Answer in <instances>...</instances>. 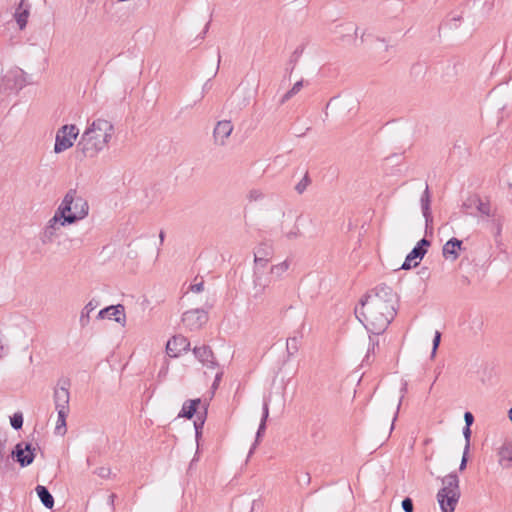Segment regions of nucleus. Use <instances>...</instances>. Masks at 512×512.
Returning a JSON list of instances; mask_svg holds the SVG:
<instances>
[{"mask_svg":"<svg viewBox=\"0 0 512 512\" xmlns=\"http://www.w3.org/2000/svg\"><path fill=\"white\" fill-rule=\"evenodd\" d=\"M395 294L386 284L377 285L361 300L360 307L355 308L357 319L368 331L380 334L393 320Z\"/></svg>","mask_w":512,"mask_h":512,"instance_id":"f257e3e1","label":"nucleus"},{"mask_svg":"<svg viewBox=\"0 0 512 512\" xmlns=\"http://www.w3.org/2000/svg\"><path fill=\"white\" fill-rule=\"evenodd\" d=\"M116 129L112 121L98 117L87 122L81 134L77 149L85 158H96L101 152L108 149L115 138Z\"/></svg>","mask_w":512,"mask_h":512,"instance_id":"f03ea898","label":"nucleus"},{"mask_svg":"<svg viewBox=\"0 0 512 512\" xmlns=\"http://www.w3.org/2000/svg\"><path fill=\"white\" fill-rule=\"evenodd\" d=\"M56 210L59 212V216H62L63 221L71 225L88 215L89 206L76 190L70 189Z\"/></svg>","mask_w":512,"mask_h":512,"instance_id":"7ed1b4c3","label":"nucleus"},{"mask_svg":"<svg viewBox=\"0 0 512 512\" xmlns=\"http://www.w3.org/2000/svg\"><path fill=\"white\" fill-rule=\"evenodd\" d=\"M459 478L450 473L442 478V488L437 493V501L442 512H453L460 498Z\"/></svg>","mask_w":512,"mask_h":512,"instance_id":"20e7f679","label":"nucleus"},{"mask_svg":"<svg viewBox=\"0 0 512 512\" xmlns=\"http://www.w3.org/2000/svg\"><path fill=\"white\" fill-rule=\"evenodd\" d=\"M79 135V129L76 125H64L56 133L54 152L62 153L74 145Z\"/></svg>","mask_w":512,"mask_h":512,"instance_id":"39448f33","label":"nucleus"},{"mask_svg":"<svg viewBox=\"0 0 512 512\" xmlns=\"http://www.w3.org/2000/svg\"><path fill=\"white\" fill-rule=\"evenodd\" d=\"M208 321V312L204 309H191L183 313L182 322L191 331L201 329Z\"/></svg>","mask_w":512,"mask_h":512,"instance_id":"423d86ee","label":"nucleus"},{"mask_svg":"<svg viewBox=\"0 0 512 512\" xmlns=\"http://www.w3.org/2000/svg\"><path fill=\"white\" fill-rule=\"evenodd\" d=\"M69 225L68 222L63 221L62 216H59V212L56 210L53 217L47 222L43 229L41 240L44 244L52 243L58 236V232L61 227Z\"/></svg>","mask_w":512,"mask_h":512,"instance_id":"0eeeda50","label":"nucleus"},{"mask_svg":"<svg viewBox=\"0 0 512 512\" xmlns=\"http://www.w3.org/2000/svg\"><path fill=\"white\" fill-rule=\"evenodd\" d=\"M34 450L35 449H32V445L30 443L20 442L12 451V456L16 458V461L22 467H26L30 465L35 458Z\"/></svg>","mask_w":512,"mask_h":512,"instance_id":"6e6552de","label":"nucleus"},{"mask_svg":"<svg viewBox=\"0 0 512 512\" xmlns=\"http://www.w3.org/2000/svg\"><path fill=\"white\" fill-rule=\"evenodd\" d=\"M98 319H113L122 327L126 324L125 308L122 304L111 305L99 311Z\"/></svg>","mask_w":512,"mask_h":512,"instance_id":"1a4fd4ad","label":"nucleus"},{"mask_svg":"<svg viewBox=\"0 0 512 512\" xmlns=\"http://www.w3.org/2000/svg\"><path fill=\"white\" fill-rule=\"evenodd\" d=\"M190 349V342L182 335L172 337L166 344V352L170 357H178Z\"/></svg>","mask_w":512,"mask_h":512,"instance_id":"9d476101","label":"nucleus"},{"mask_svg":"<svg viewBox=\"0 0 512 512\" xmlns=\"http://www.w3.org/2000/svg\"><path fill=\"white\" fill-rule=\"evenodd\" d=\"M233 131V125L229 120L219 121L213 131L214 141L217 145L223 146Z\"/></svg>","mask_w":512,"mask_h":512,"instance_id":"9b49d317","label":"nucleus"},{"mask_svg":"<svg viewBox=\"0 0 512 512\" xmlns=\"http://www.w3.org/2000/svg\"><path fill=\"white\" fill-rule=\"evenodd\" d=\"M273 257V249L271 246H268L266 244H261L257 247L256 251L254 252V268H259L265 270L268 262Z\"/></svg>","mask_w":512,"mask_h":512,"instance_id":"f8f14e48","label":"nucleus"},{"mask_svg":"<svg viewBox=\"0 0 512 512\" xmlns=\"http://www.w3.org/2000/svg\"><path fill=\"white\" fill-rule=\"evenodd\" d=\"M193 353L206 368L214 369L217 366L213 352L208 346L195 347Z\"/></svg>","mask_w":512,"mask_h":512,"instance_id":"ddd939ff","label":"nucleus"},{"mask_svg":"<svg viewBox=\"0 0 512 512\" xmlns=\"http://www.w3.org/2000/svg\"><path fill=\"white\" fill-rule=\"evenodd\" d=\"M462 249V241L457 238L448 240L443 248L442 254L446 260L455 261L459 257V252Z\"/></svg>","mask_w":512,"mask_h":512,"instance_id":"4468645a","label":"nucleus"},{"mask_svg":"<svg viewBox=\"0 0 512 512\" xmlns=\"http://www.w3.org/2000/svg\"><path fill=\"white\" fill-rule=\"evenodd\" d=\"M499 464L506 469L512 468V441H505L498 449Z\"/></svg>","mask_w":512,"mask_h":512,"instance_id":"2eb2a0df","label":"nucleus"},{"mask_svg":"<svg viewBox=\"0 0 512 512\" xmlns=\"http://www.w3.org/2000/svg\"><path fill=\"white\" fill-rule=\"evenodd\" d=\"M69 390L65 387H58L54 391V402L56 411H69Z\"/></svg>","mask_w":512,"mask_h":512,"instance_id":"dca6fc26","label":"nucleus"},{"mask_svg":"<svg viewBox=\"0 0 512 512\" xmlns=\"http://www.w3.org/2000/svg\"><path fill=\"white\" fill-rule=\"evenodd\" d=\"M421 210L422 214L425 218L426 229L430 226L433 221V217L431 214L430 204H431V196L429 192V187L426 184L425 190L420 198Z\"/></svg>","mask_w":512,"mask_h":512,"instance_id":"f3484780","label":"nucleus"},{"mask_svg":"<svg viewBox=\"0 0 512 512\" xmlns=\"http://www.w3.org/2000/svg\"><path fill=\"white\" fill-rule=\"evenodd\" d=\"M29 14L30 5L24 0H21L14 14V18L21 30L26 27Z\"/></svg>","mask_w":512,"mask_h":512,"instance_id":"a211bd4d","label":"nucleus"},{"mask_svg":"<svg viewBox=\"0 0 512 512\" xmlns=\"http://www.w3.org/2000/svg\"><path fill=\"white\" fill-rule=\"evenodd\" d=\"M426 253V249L420 246H415L412 251L406 256L404 263L402 264V269L407 270L411 267H416L418 265L417 259H422Z\"/></svg>","mask_w":512,"mask_h":512,"instance_id":"6ab92c4d","label":"nucleus"},{"mask_svg":"<svg viewBox=\"0 0 512 512\" xmlns=\"http://www.w3.org/2000/svg\"><path fill=\"white\" fill-rule=\"evenodd\" d=\"M268 416H269V402H268V400H264V403H263V414H262L261 422H260V425H259L257 433H256L255 442H254L252 448L250 449L249 454L253 453V450L256 448L260 438L264 434L265 429H266V421H267Z\"/></svg>","mask_w":512,"mask_h":512,"instance_id":"aec40b11","label":"nucleus"},{"mask_svg":"<svg viewBox=\"0 0 512 512\" xmlns=\"http://www.w3.org/2000/svg\"><path fill=\"white\" fill-rule=\"evenodd\" d=\"M290 266L291 260L287 258L282 262L272 265L269 269V274L271 275L272 279L280 280L283 278L284 274L289 270Z\"/></svg>","mask_w":512,"mask_h":512,"instance_id":"412c9836","label":"nucleus"},{"mask_svg":"<svg viewBox=\"0 0 512 512\" xmlns=\"http://www.w3.org/2000/svg\"><path fill=\"white\" fill-rule=\"evenodd\" d=\"M200 404V398L185 401L179 413V416L191 419L196 414Z\"/></svg>","mask_w":512,"mask_h":512,"instance_id":"4be33fe9","label":"nucleus"},{"mask_svg":"<svg viewBox=\"0 0 512 512\" xmlns=\"http://www.w3.org/2000/svg\"><path fill=\"white\" fill-rule=\"evenodd\" d=\"M272 277L265 270L259 268L253 269L252 282L257 283L269 289Z\"/></svg>","mask_w":512,"mask_h":512,"instance_id":"5701e85b","label":"nucleus"},{"mask_svg":"<svg viewBox=\"0 0 512 512\" xmlns=\"http://www.w3.org/2000/svg\"><path fill=\"white\" fill-rule=\"evenodd\" d=\"M98 306V302L95 300L89 301L81 311L79 322L82 327H85L90 322V313L93 312Z\"/></svg>","mask_w":512,"mask_h":512,"instance_id":"b1692460","label":"nucleus"},{"mask_svg":"<svg viewBox=\"0 0 512 512\" xmlns=\"http://www.w3.org/2000/svg\"><path fill=\"white\" fill-rule=\"evenodd\" d=\"M38 497L40 498L42 504L46 507L51 509L54 506V498L51 495V493L48 491V489L45 486L38 485L35 488Z\"/></svg>","mask_w":512,"mask_h":512,"instance_id":"393cba45","label":"nucleus"},{"mask_svg":"<svg viewBox=\"0 0 512 512\" xmlns=\"http://www.w3.org/2000/svg\"><path fill=\"white\" fill-rule=\"evenodd\" d=\"M468 201L470 202V206L474 205L481 214L486 216L493 215L492 208L488 202H484L478 197H472Z\"/></svg>","mask_w":512,"mask_h":512,"instance_id":"a878e982","label":"nucleus"},{"mask_svg":"<svg viewBox=\"0 0 512 512\" xmlns=\"http://www.w3.org/2000/svg\"><path fill=\"white\" fill-rule=\"evenodd\" d=\"M58 413V419L55 427V432L59 435H64L66 432V417L69 413V411L65 410H59Z\"/></svg>","mask_w":512,"mask_h":512,"instance_id":"bb28decb","label":"nucleus"},{"mask_svg":"<svg viewBox=\"0 0 512 512\" xmlns=\"http://www.w3.org/2000/svg\"><path fill=\"white\" fill-rule=\"evenodd\" d=\"M303 85H304V82L303 80H300V81H297L293 87L288 90L283 96H282V99H281V104L287 102L289 99H291L292 97H294L296 94H298L301 89L303 88Z\"/></svg>","mask_w":512,"mask_h":512,"instance_id":"cd10ccee","label":"nucleus"},{"mask_svg":"<svg viewBox=\"0 0 512 512\" xmlns=\"http://www.w3.org/2000/svg\"><path fill=\"white\" fill-rule=\"evenodd\" d=\"M268 288L252 282V297L261 300L266 295Z\"/></svg>","mask_w":512,"mask_h":512,"instance_id":"c85d7f7f","label":"nucleus"},{"mask_svg":"<svg viewBox=\"0 0 512 512\" xmlns=\"http://www.w3.org/2000/svg\"><path fill=\"white\" fill-rule=\"evenodd\" d=\"M287 352L289 355H294L299 350V339L297 337H289L286 343Z\"/></svg>","mask_w":512,"mask_h":512,"instance_id":"c756f323","label":"nucleus"},{"mask_svg":"<svg viewBox=\"0 0 512 512\" xmlns=\"http://www.w3.org/2000/svg\"><path fill=\"white\" fill-rule=\"evenodd\" d=\"M206 413H207V409H206V407H204L203 415H201V412H198V415H197L198 419L194 422V427H195V432H196L197 438L200 436L201 430L204 426Z\"/></svg>","mask_w":512,"mask_h":512,"instance_id":"7c9ffc66","label":"nucleus"},{"mask_svg":"<svg viewBox=\"0 0 512 512\" xmlns=\"http://www.w3.org/2000/svg\"><path fill=\"white\" fill-rule=\"evenodd\" d=\"M284 236L289 241L296 240L301 236L300 228L294 225L289 231L284 233Z\"/></svg>","mask_w":512,"mask_h":512,"instance_id":"2f4dec72","label":"nucleus"},{"mask_svg":"<svg viewBox=\"0 0 512 512\" xmlns=\"http://www.w3.org/2000/svg\"><path fill=\"white\" fill-rule=\"evenodd\" d=\"M309 184H310L309 176H308V174H305L304 177L296 184L295 190L299 194H302L307 189Z\"/></svg>","mask_w":512,"mask_h":512,"instance_id":"473e14b6","label":"nucleus"},{"mask_svg":"<svg viewBox=\"0 0 512 512\" xmlns=\"http://www.w3.org/2000/svg\"><path fill=\"white\" fill-rule=\"evenodd\" d=\"M263 197H264V194L259 189H252L247 194V199L251 202L259 201V200L263 199Z\"/></svg>","mask_w":512,"mask_h":512,"instance_id":"72a5a7b5","label":"nucleus"},{"mask_svg":"<svg viewBox=\"0 0 512 512\" xmlns=\"http://www.w3.org/2000/svg\"><path fill=\"white\" fill-rule=\"evenodd\" d=\"M23 425V417L21 414H14L11 418V426L14 429H20Z\"/></svg>","mask_w":512,"mask_h":512,"instance_id":"f704fd0d","label":"nucleus"},{"mask_svg":"<svg viewBox=\"0 0 512 512\" xmlns=\"http://www.w3.org/2000/svg\"><path fill=\"white\" fill-rule=\"evenodd\" d=\"M463 435L465 437V440H466V444H465V454H468L469 452V448H470V436H471V430H470V426H465L464 429H463Z\"/></svg>","mask_w":512,"mask_h":512,"instance_id":"c9c22d12","label":"nucleus"},{"mask_svg":"<svg viewBox=\"0 0 512 512\" xmlns=\"http://www.w3.org/2000/svg\"><path fill=\"white\" fill-rule=\"evenodd\" d=\"M441 340V333L439 331L435 332L434 339H433V348H432V354L431 356L434 357L436 355L437 348L440 344Z\"/></svg>","mask_w":512,"mask_h":512,"instance_id":"e433bc0d","label":"nucleus"},{"mask_svg":"<svg viewBox=\"0 0 512 512\" xmlns=\"http://www.w3.org/2000/svg\"><path fill=\"white\" fill-rule=\"evenodd\" d=\"M401 506L405 512H413V502L409 497L403 499Z\"/></svg>","mask_w":512,"mask_h":512,"instance_id":"4c0bfd02","label":"nucleus"},{"mask_svg":"<svg viewBox=\"0 0 512 512\" xmlns=\"http://www.w3.org/2000/svg\"><path fill=\"white\" fill-rule=\"evenodd\" d=\"M203 289H204V282L203 281H201L199 283L192 284L190 286V290L192 292H194V293H200V292L203 291Z\"/></svg>","mask_w":512,"mask_h":512,"instance_id":"58836bf2","label":"nucleus"},{"mask_svg":"<svg viewBox=\"0 0 512 512\" xmlns=\"http://www.w3.org/2000/svg\"><path fill=\"white\" fill-rule=\"evenodd\" d=\"M4 448H5V439L3 438L2 434L0 433V463L3 460L4 457Z\"/></svg>","mask_w":512,"mask_h":512,"instance_id":"ea45409f","label":"nucleus"},{"mask_svg":"<svg viewBox=\"0 0 512 512\" xmlns=\"http://www.w3.org/2000/svg\"><path fill=\"white\" fill-rule=\"evenodd\" d=\"M96 473L100 476V477H107L110 473V469L109 468H106V467H101V468H98Z\"/></svg>","mask_w":512,"mask_h":512,"instance_id":"a19ab883","label":"nucleus"},{"mask_svg":"<svg viewBox=\"0 0 512 512\" xmlns=\"http://www.w3.org/2000/svg\"><path fill=\"white\" fill-rule=\"evenodd\" d=\"M464 420H465L466 426H471L474 421V417L470 412H466L464 414Z\"/></svg>","mask_w":512,"mask_h":512,"instance_id":"79ce46f5","label":"nucleus"},{"mask_svg":"<svg viewBox=\"0 0 512 512\" xmlns=\"http://www.w3.org/2000/svg\"><path fill=\"white\" fill-rule=\"evenodd\" d=\"M222 375H223V371H222V370H221V371H218V372L216 373L215 380H214L213 385H212V387H213L214 389H216V388L218 387V385H219V382H220V380H221Z\"/></svg>","mask_w":512,"mask_h":512,"instance_id":"37998d69","label":"nucleus"},{"mask_svg":"<svg viewBox=\"0 0 512 512\" xmlns=\"http://www.w3.org/2000/svg\"><path fill=\"white\" fill-rule=\"evenodd\" d=\"M466 465H467V454H465V451L463 452V457H462V460H461V463H460V467L459 469L462 471L466 468Z\"/></svg>","mask_w":512,"mask_h":512,"instance_id":"c03bdc74","label":"nucleus"},{"mask_svg":"<svg viewBox=\"0 0 512 512\" xmlns=\"http://www.w3.org/2000/svg\"><path fill=\"white\" fill-rule=\"evenodd\" d=\"M416 246H420V247H422V248H425V247L430 246V242H429L427 239L423 238V239H421V240L417 243V245H416Z\"/></svg>","mask_w":512,"mask_h":512,"instance_id":"a18cd8bd","label":"nucleus"},{"mask_svg":"<svg viewBox=\"0 0 512 512\" xmlns=\"http://www.w3.org/2000/svg\"><path fill=\"white\" fill-rule=\"evenodd\" d=\"M401 401H402V398L399 400V403H398V405H397V410H399V408H400ZM397 414H398V411H396V413H395V415H394V417H393V421H392V425H391L390 430H392V429L394 428V422H395V420L397 419Z\"/></svg>","mask_w":512,"mask_h":512,"instance_id":"49530a36","label":"nucleus"},{"mask_svg":"<svg viewBox=\"0 0 512 512\" xmlns=\"http://www.w3.org/2000/svg\"><path fill=\"white\" fill-rule=\"evenodd\" d=\"M346 30H347V31H353V32H354V34H357V30H358V29H357L356 27H354V25H353V24H348V25H347Z\"/></svg>","mask_w":512,"mask_h":512,"instance_id":"de8ad7c7","label":"nucleus"},{"mask_svg":"<svg viewBox=\"0 0 512 512\" xmlns=\"http://www.w3.org/2000/svg\"><path fill=\"white\" fill-rule=\"evenodd\" d=\"M159 238H160V241L162 243L164 241V232H160Z\"/></svg>","mask_w":512,"mask_h":512,"instance_id":"09e8293b","label":"nucleus"},{"mask_svg":"<svg viewBox=\"0 0 512 512\" xmlns=\"http://www.w3.org/2000/svg\"><path fill=\"white\" fill-rule=\"evenodd\" d=\"M497 231H498V233H500V231H501V224L500 223H498V225H497Z\"/></svg>","mask_w":512,"mask_h":512,"instance_id":"8fccbe9b","label":"nucleus"},{"mask_svg":"<svg viewBox=\"0 0 512 512\" xmlns=\"http://www.w3.org/2000/svg\"><path fill=\"white\" fill-rule=\"evenodd\" d=\"M255 504H256V503H255V501H254V502H252V508H251V511L254 509Z\"/></svg>","mask_w":512,"mask_h":512,"instance_id":"3c124183","label":"nucleus"},{"mask_svg":"<svg viewBox=\"0 0 512 512\" xmlns=\"http://www.w3.org/2000/svg\"><path fill=\"white\" fill-rule=\"evenodd\" d=\"M220 60H221V56H220V54H218V64L220 63Z\"/></svg>","mask_w":512,"mask_h":512,"instance_id":"603ef678","label":"nucleus"},{"mask_svg":"<svg viewBox=\"0 0 512 512\" xmlns=\"http://www.w3.org/2000/svg\"><path fill=\"white\" fill-rule=\"evenodd\" d=\"M481 325H482V322L479 320L478 321V326L481 327Z\"/></svg>","mask_w":512,"mask_h":512,"instance_id":"864d4df0","label":"nucleus"},{"mask_svg":"<svg viewBox=\"0 0 512 512\" xmlns=\"http://www.w3.org/2000/svg\"><path fill=\"white\" fill-rule=\"evenodd\" d=\"M402 391L403 392L406 391V384H404V387H403Z\"/></svg>","mask_w":512,"mask_h":512,"instance_id":"5fc2aeb1","label":"nucleus"}]
</instances>
